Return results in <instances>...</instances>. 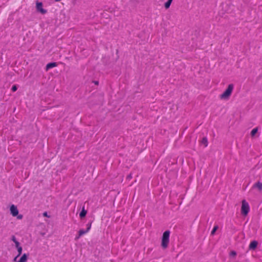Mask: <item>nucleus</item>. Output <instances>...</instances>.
I'll return each mask as SVG.
<instances>
[{"instance_id": "nucleus-1", "label": "nucleus", "mask_w": 262, "mask_h": 262, "mask_svg": "<svg viewBox=\"0 0 262 262\" xmlns=\"http://www.w3.org/2000/svg\"><path fill=\"white\" fill-rule=\"evenodd\" d=\"M233 88L234 85L233 84H229L225 92L220 96V99L226 100H228L232 94Z\"/></svg>"}, {"instance_id": "nucleus-2", "label": "nucleus", "mask_w": 262, "mask_h": 262, "mask_svg": "<svg viewBox=\"0 0 262 262\" xmlns=\"http://www.w3.org/2000/svg\"><path fill=\"white\" fill-rule=\"evenodd\" d=\"M170 231H165L162 235L161 246L163 249H166L168 246L169 242Z\"/></svg>"}, {"instance_id": "nucleus-3", "label": "nucleus", "mask_w": 262, "mask_h": 262, "mask_svg": "<svg viewBox=\"0 0 262 262\" xmlns=\"http://www.w3.org/2000/svg\"><path fill=\"white\" fill-rule=\"evenodd\" d=\"M241 213L245 216H246L249 212L250 207L249 204L245 200L242 201Z\"/></svg>"}, {"instance_id": "nucleus-4", "label": "nucleus", "mask_w": 262, "mask_h": 262, "mask_svg": "<svg viewBox=\"0 0 262 262\" xmlns=\"http://www.w3.org/2000/svg\"><path fill=\"white\" fill-rule=\"evenodd\" d=\"M36 9L41 13L44 14L47 13V10L42 8V3L41 2H36Z\"/></svg>"}, {"instance_id": "nucleus-5", "label": "nucleus", "mask_w": 262, "mask_h": 262, "mask_svg": "<svg viewBox=\"0 0 262 262\" xmlns=\"http://www.w3.org/2000/svg\"><path fill=\"white\" fill-rule=\"evenodd\" d=\"M10 210L11 214L12 215V216H16L18 214V210L17 208L14 205H12L10 206Z\"/></svg>"}, {"instance_id": "nucleus-6", "label": "nucleus", "mask_w": 262, "mask_h": 262, "mask_svg": "<svg viewBox=\"0 0 262 262\" xmlns=\"http://www.w3.org/2000/svg\"><path fill=\"white\" fill-rule=\"evenodd\" d=\"M258 245V243L256 241L251 242L249 245V248L251 250H254Z\"/></svg>"}, {"instance_id": "nucleus-7", "label": "nucleus", "mask_w": 262, "mask_h": 262, "mask_svg": "<svg viewBox=\"0 0 262 262\" xmlns=\"http://www.w3.org/2000/svg\"><path fill=\"white\" fill-rule=\"evenodd\" d=\"M57 66V64L56 62L49 63L46 65V71H48V70H49L50 69H51L52 68L55 67Z\"/></svg>"}, {"instance_id": "nucleus-8", "label": "nucleus", "mask_w": 262, "mask_h": 262, "mask_svg": "<svg viewBox=\"0 0 262 262\" xmlns=\"http://www.w3.org/2000/svg\"><path fill=\"white\" fill-rule=\"evenodd\" d=\"M86 213H87L86 210H85L84 207H83L82 209L79 214L80 217L81 219H83V217H84L85 216Z\"/></svg>"}, {"instance_id": "nucleus-9", "label": "nucleus", "mask_w": 262, "mask_h": 262, "mask_svg": "<svg viewBox=\"0 0 262 262\" xmlns=\"http://www.w3.org/2000/svg\"><path fill=\"white\" fill-rule=\"evenodd\" d=\"M253 187L257 188L259 191H261L262 190V183L260 182H258L254 185Z\"/></svg>"}, {"instance_id": "nucleus-10", "label": "nucleus", "mask_w": 262, "mask_h": 262, "mask_svg": "<svg viewBox=\"0 0 262 262\" xmlns=\"http://www.w3.org/2000/svg\"><path fill=\"white\" fill-rule=\"evenodd\" d=\"M28 259V255L26 254H24L18 260L19 262H26Z\"/></svg>"}, {"instance_id": "nucleus-11", "label": "nucleus", "mask_w": 262, "mask_h": 262, "mask_svg": "<svg viewBox=\"0 0 262 262\" xmlns=\"http://www.w3.org/2000/svg\"><path fill=\"white\" fill-rule=\"evenodd\" d=\"M173 0H168L164 4V7L165 8V9H168L170 6V5L172 3Z\"/></svg>"}, {"instance_id": "nucleus-12", "label": "nucleus", "mask_w": 262, "mask_h": 262, "mask_svg": "<svg viewBox=\"0 0 262 262\" xmlns=\"http://www.w3.org/2000/svg\"><path fill=\"white\" fill-rule=\"evenodd\" d=\"M86 233H88V230H84L83 229H81L78 231V233L81 236L83 235V234H84Z\"/></svg>"}, {"instance_id": "nucleus-13", "label": "nucleus", "mask_w": 262, "mask_h": 262, "mask_svg": "<svg viewBox=\"0 0 262 262\" xmlns=\"http://www.w3.org/2000/svg\"><path fill=\"white\" fill-rule=\"evenodd\" d=\"M258 129L257 128H254L253 129L251 132V135L252 136H254L257 132Z\"/></svg>"}, {"instance_id": "nucleus-14", "label": "nucleus", "mask_w": 262, "mask_h": 262, "mask_svg": "<svg viewBox=\"0 0 262 262\" xmlns=\"http://www.w3.org/2000/svg\"><path fill=\"white\" fill-rule=\"evenodd\" d=\"M17 251H18V254L17 255V256H19L21 255V253H22L23 248L20 246V247H18L17 248Z\"/></svg>"}, {"instance_id": "nucleus-15", "label": "nucleus", "mask_w": 262, "mask_h": 262, "mask_svg": "<svg viewBox=\"0 0 262 262\" xmlns=\"http://www.w3.org/2000/svg\"><path fill=\"white\" fill-rule=\"evenodd\" d=\"M218 228H219V227H218V226H217V225H216V226H215L213 227V229H212V231H211V234L212 235H213V234L215 233V231H216L217 230V229H218Z\"/></svg>"}, {"instance_id": "nucleus-16", "label": "nucleus", "mask_w": 262, "mask_h": 262, "mask_svg": "<svg viewBox=\"0 0 262 262\" xmlns=\"http://www.w3.org/2000/svg\"><path fill=\"white\" fill-rule=\"evenodd\" d=\"M202 143L205 144V146H207V139L206 138H204L203 139Z\"/></svg>"}, {"instance_id": "nucleus-17", "label": "nucleus", "mask_w": 262, "mask_h": 262, "mask_svg": "<svg viewBox=\"0 0 262 262\" xmlns=\"http://www.w3.org/2000/svg\"><path fill=\"white\" fill-rule=\"evenodd\" d=\"M17 90V87L16 85H13L11 88L12 92H15Z\"/></svg>"}, {"instance_id": "nucleus-18", "label": "nucleus", "mask_w": 262, "mask_h": 262, "mask_svg": "<svg viewBox=\"0 0 262 262\" xmlns=\"http://www.w3.org/2000/svg\"><path fill=\"white\" fill-rule=\"evenodd\" d=\"M86 226H87V228H86V230H88V232L91 228V223H88L86 225Z\"/></svg>"}, {"instance_id": "nucleus-19", "label": "nucleus", "mask_w": 262, "mask_h": 262, "mask_svg": "<svg viewBox=\"0 0 262 262\" xmlns=\"http://www.w3.org/2000/svg\"><path fill=\"white\" fill-rule=\"evenodd\" d=\"M11 240L14 242V243H15L17 241L16 240V237L14 235H13L12 236V237H11Z\"/></svg>"}, {"instance_id": "nucleus-20", "label": "nucleus", "mask_w": 262, "mask_h": 262, "mask_svg": "<svg viewBox=\"0 0 262 262\" xmlns=\"http://www.w3.org/2000/svg\"><path fill=\"white\" fill-rule=\"evenodd\" d=\"M81 236V235H80L79 233H78V234H77V235L75 236V240L76 241H78V239L79 238H80V237Z\"/></svg>"}, {"instance_id": "nucleus-21", "label": "nucleus", "mask_w": 262, "mask_h": 262, "mask_svg": "<svg viewBox=\"0 0 262 262\" xmlns=\"http://www.w3.org/2000/svg\"><path fill=\"white\" fill-rule=\"evenodd\" d=\"M15 243V247L16 248H17L18 247H20V244L17 241L16 242L14 243Z\"/></svg>"}, {"instance_id": "nucleus-22", "label": "nucleus", "mask_w": 262, "mask_h": 262, "mask_svg": "<svg viewBox=\"0 0 262 262\" xmlns=\"http://www.w3.org/2000/svg\"><path fill=\"white\" fill-rule=\"evenodd\" d=\"M43 216L49 218L50 217V216L48 214V213L47 212H45L43 213Z\"/></svg>"}, {"instance_id": "nucleus-23", "label": "nucleus", "mask_w": 262, "mask_h": 262, "mask_svg": "<svg viewBox=\"0 0 262 262\" xmlns=\"http://www.w3.org/2000/svg\"><path fill=\"white\" fill-rule=\"evenodd\" d=\"M17 218L18 219H21L23 218V215H21V214H19V215H18H18H17Z\"/></svg>"}, {"instance_id": "nucleus-24", "label": "nucleus", "mask_w": 262, "mask_h": 262, "mask_svg": "<svg viewBox=\"0 0 262 262\" xmlns=\"http://www.w3.org/2000/svg\"><path fill=\"white\" fill-rule=\"evenodd\" d=\"M132 176L131 174H129V175H128L127 176V179H132Z\"/></svg>"}, {"instance_id": "nucleus-25", "label": "nucleus", "mask_w": 262, "mask_h": 262, "mask_svg": "<svg viewBox=\"0 0 262 262\" xmlns=\"http://www.w3.org/2000/svg\"><path fill=\"white\" fill-rule=\"evenodd\" d=\"M236 253L235 251H232L231 252V255H236Z\"/></svg>"}, {"instance_id": "nucleus-26", "label": "nucleus", "mask_w": 262, "mask_h": 262, "mask_svg": "<svg viewBox=\"0 0 262 262\" xmlns=\"http://www.w3.org/2000/svg\"><path fill=\"white\" fill-rule=\"evenodd\" d=\"M93 82L96 84V85H98L99 84V82L98 81H94Z\"/></svg>"}, {"instance_id": "nucleus-27", "label": "nucleus", "mask_w": 262, "mask_h": 262, "mask_svg": "<svg viewBox=\"0 0 262 262\" xmlns=\"http://www.w3.org/2000/svg\"><path fill=\"white\" fill-rule=\"evenodd\" d=\"M18 256L17 255L14 258V261H15Z\"/></svg>"}, {"instance_id": "nucleus-28", "label": "nucleus", "mask_w": 262, "mask_h": 262, "mask_svg": "<svg viewBox=\"0 0 262 262\" xmlns=\"http://www.w3.org/2000/svg\"><path fill=\"white\" fill-rule=\"evenodd\" d=\"M60 0H56V2H59L60 1Z\"/></svg>"}, {"instance_id": "nucleus-29", "label": "nucleus", "mask_w": 262, "mask_h": 262, "mask_svg": "<svg viewBox=\"0 0 262 262\" xmlns=\"http://www.w3.org/2000/svg\"><path fill=\"white\" fill-rule=\"evenodd\" d=\"M17 262H19L18 261Z\"/></svg>"}]
</instances>
